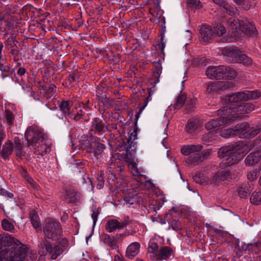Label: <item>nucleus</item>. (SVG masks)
<instances>
[{"mask_svg":"<svg viewBox=\"0 0 261 261\" xmlns=\"http://www.w3.org/2000/svg\"><path fill=\"white\" fill-rule=\"evenodd\" d=\"M259 97H261V92L259 91H249L245 89L232 94L229 98H258Z\"/></svg>","mask_w":261,"mask_h":261,"instance_id":"17","label":"nucleus"},{"mask_svg":"<svg viewBox=\"0 0 261 261\" xmlns=\"http://www.w3.org/2000/svg\"><path fill=\"white\" fill-rule=\"evenodd\" d=\"M159 247L158 244L154 242H150L148 244V253L149 254V257L151 260H155L157 257V254L159 252Z\"/></svg>","mask_w":261,"mask_h":261,"instance_id":"25","label":"nucleus"},{"mask_svg":"<svg viewBox=\"0 0 261 261\" xmlns=\"http://www.w3.org/2000/svg\"><path fill=\"white\" fill-rule=\"evenodd\" d=\"M164 35H163L161 38V43L158 45H159L158 48H160L162 50H164V49L165 47V45H166L165 42H164Z\"/></svg>","mask_w":261,"mask_h":261,"instance_id":"59","label":"nucleus"},{"mask_svg":"<svg viewBox=\"0 0 261 261\" xmlns=\"http://www.w3.org/2000/svg\"><path fill=\"white\" fill-rule=\"evenodd\" d=\"M261 159V151L257 150L250 153L245 160V164L248 166H252L257 164Z\"/></svg>","mask_w":261,"mask_h":261,"instance_id":"22","label":"nucleus"},{"mask_svg":"<svg viewBox=\"0 0 261 261\" xmlns=\"http://www.w3.org/2000/svg\"><path fill=\"white\" fill-rule=\"evenodd\" d=\"M25 180L30 184L32 185L33 187H34V185L33 184V179L30 177L29 175H26L25 176Z\"/></svg>","mask_w":261,"mask_h":261,"instance_id":"64","label":"nucleus"},{"mask_svg":"<svg viewBox=\"0 0 261 261\" xmlns=\"http://www.w3.org/2000/svg\"><path fill=\"white\" fill-rule=\"evenodd\" d=\"M56 89V87L54 85H50L49 87V92H47L48 93V97H51L53 95L51 94V92H53Z\"/></svg>","mask_w":261,"mask_h":261,"instance_id":"61","label":"nucleus"},{"mask_svg":"<svg viewBox=\"0 0 261 261\" xmlns=\"http://www.w3.org/2000/svg\"><path fill=\"white\" fill-rule=\"evenodd\" d=\"M220 135L221 136L225 138H228L229 137L236 136L234 135L233 127L221 130L220 132Z\"/></svg>","mask_w":261,"mask_h":261,"instance_id":"41","label":"nucleus"},{"mask_svg":"<svg viewBox=\"0 0 261 261\" xmlns=\"http://www.w3.org/2000/svg\"><path fill=\"white\" fill-rule=\"evenodd\" d=\"M250 188V186H249V188H248L246 185L239 187L237 190L238 195L242 198L248 197L251 192Z\"/></svg>","mask_w":261,"mask_h":261,"instance_id":"35","label":"nucleus"},{"mask_svg":"<svg viewBox=\"0 0 261 261\" xmlns=\"http://www.w3.org/2000/svg\"><path fill=\"white\" fill-rule=\"evenodd\" d=\"M222 53L225 58L232 62L250 65L252 63L251 59L237 48L232 47L224 48Z\"/></svg>","mask_w":261,"mask_h":261,"instance_id":"9","label":"nucleus"},{"mask_svg":"<svg viewBox=\"0 0 261 261\" xmlns=\"http://www.w3.org/2000/svg\"><path fill=\"white\" fill-rule=\"evenodd\" d=\"M92 130L98 134L103 132L106 127L104 123L98 118H94L92 122Z\"/></svg>","mask_w":261,"mask_h":261,"instance_id":"26","label":"nucleus"},{"mask_svg":"<svg viewBox=\"0 0 261 261\" xmlns=\"http://www.w3.org/2000/svg\"><path fill=\"white\" fill-rule=\"evenodd\" d=\"M137 131L134 129L128 136L127 144L124 142L120 143L116 147V151L128 163V167L133 175L141 176L143 175L141 171L138 169L137 164L132 156L136 147V143L134 141L137 139Z\"/></svg>","mask_w":261,"mask_h":261,"instance_id":"2","label":"nucleus"},{"mask_svg":"<svg viewBox=\"0 0 261 261\" xmlns=\"http://www.w3.org/2000/svg\"><path fill=\"white\" fill-rule=\"evenodd\" d=\"M230 31L234 37H241L242 34L249 36L256 34V29L251 22L248 20L239 21L235 17H231L227 21Z\"/></svg>","mask_w":261,"mask_h":261,"instance_id":"3","label":"nucleus"},{"mask_svg":"<svg viewBox=\"0 0 261 261\" xmlns=\"http://www.w3.org/2000/svg\"><path fill=\"white\" fill-rule=\"evenodd\" d=\"M6 116L7 119V122L9 125H11L13 123V120L14 119V115L9 110L6 111Z\"/></svg>","mask_w":261,"mask_h":261,"instance_id":"50","label":"nucleus"},{"mask_svg":"<svg viewBox=\"0 0 261 261\" xmlns=\"http://www.w3.org/2000/svg\"><path fill=\"white\" fill-rule=\"evenodd\" d=\"M71 105L68 101L63 100L60 103L59 107L61 111L64 112H66L70 108Z\"/></svg>","mask_w":261,"mask_h":261,"instance_id":"49","label":"nucleus"},{"mask_svg":"<svg viewBox=\"0 0 261 261\" xmlns=\"http://www.w3.org/2000/svg\"><path fill=\"white\" fill-rule=\"evenodd\" d=\"M91 213V217L93 219V224L95 225L97 220L98 216L99 214V211L98 207H97L96 205H92L90 207Z\"/></svg>","mask_w":261,"mask_h":261,"instance_id":"42","label":"nucleus"},{"mask_svg":"<svg viewBox=\"0 0 261 261\" xmlns=\"http://www.w3.org/2000/svg\"><path fill=\"white\" fill-rule=\"evenodd\" d=\"M6 43L7 45L10 46L11 47H14L16 46V43L14 39L12 38H9L7 41Z\"/></svg>","mask_w":261,"mask_h":261,"instance_id":"56","label":"nucleus"},{"mask_svg":"<svg viewBox=\"0 0 261 261\" xmlns=\"http://www.w3.org/2000/svg\"><path fill=\"white\" fill-rule=\"evenodd\" d=\"M214 3L217 5H219L221 6L222 8L223 7V5L224 4H226L225 2H224L223 0H212Z\"/></svg>","mask_w":261,"mask_h":261,"instance_id":"63","label":"nucleus"},{"mask_svg":"<svg viewBox=\"0 0 261 261\" xmlns=\"http://www.w3.org/2000/svg\"><path fill=\"white\" fill-rule=\"evenodd\" d=\"M231 178V175L229 171L221 170L213 175L212 182L217 185L225 180H229Z\"/></svg>","mask_w":261,"mask_h":261,"instance_id":"18","label":"nucleus"},{"mask_svg":"<svg viewBox=\"0 0 261 261\" xmlns=\"http://www.w3.org/2000/svg\"><path fill=\"white\" fill-rule=\"evenodd\" d=\"M2 226L3 228L6 231H12L14 230V226L13 224L7 219H4L2 221Z\"/></svg>","mask_w":261,"mask_h":261,"instance_id":"44","label":"nucleus"},{"mask_svg":"<svg viewBox=\"0 0 261 261\" xmlns=\"http://www.w3.org/2000/svg\"><path fill=\"white\" fill-rule=\"evenodd\" d=\"M97 188L98 189H101L104 186V179L103 177H102V172H100L98 173L97 176Z\"/></svg>","mask_w":261,"mask_h":261,"instance_id":"48","label":"nucleus"},{"mask_svg":"<svg viewBox=\"0 0 261 261\" xmlns=\"http://www.w3.org/2000/svg\"><path fill=\"white\" fill-rule=\"evenodd\" d=\"M105 149L106 146L95 138L91 139L89 142L88 151L93 153L95 157L101 155Z\"/></svg>","mask_w":261,"mask_h":261,"instance_id":"13","label":"nucleus"},{"mask_svg":"<svg viewBox=\"0 0 261 261\" xmlns=\"http://www.w3.org/2000/svg\"><path fill=\"white\" fill-rule=\"evenodd\" d=\"M15 144V151L17 156L21 157L24 155V152L23 150V146L21 140L18 137H15L14 139Z\"/></svg>","mask_w":261,"mask_h":261,"instance_id":"29","label":"nucleus"},{"mask_svg":"<svg viewBox=\"0 0 261 261\" xmlns=\"http://www.w3.org/2000/svg\"><path fill=\"white\" fill-rule=\"evenodd\" d=\"M261 170V165L258 168L254 169L248 172L247 178L250 181H254L258 177Z\"/></svg>","mask_w":261,"mask_h":261,"instance_id":"37","label":"nucleus"},{"mask_svg":"<svg viewBox=\"0 0 261 261\" xmlns=\"http://www.w3.org/2000/svg\"><path fill=\"white\" fill-rule=\"evenodd\" d=\"M199 39L203 43H205L214 37L212 28L209 26L203 25L199 30Z\"/></svg>","mask_w":261,"mask_h":261,"instance_id":"19","label":"nucleus"},{"mask_svg":"<svg viewBox=\"0 0 261 261\" xmlns=\"http://www.w3.org/2000/svg\"><path fill=\"white\" fill-rule=\"evenodd\" d=\"M254 106L252 103L247 102L246 99H244L243 114L248 113L254 110Z\"/></svg>","mask_w":261,"mask_h":261,"instance_id":"43","label":"nucleus"},{"mask_svg":"<svg viewBox=\"0 0 261 261\" xmlns=\"http://www.w3.org/2000/svg\"><path fill=\"white\" fill-rule=\"evenodd\" d=\"M196 99H195V98L189 99V101L187 102L186 107H187L188 108H189V109H191L192 107H194V106L196 105Z\"/></svg>","mask_w":261,"mask_h":261,"instance_id":"57","label":"nucleus"},{"mask_svg":"<svg viewBox=\"0 0 261 261\" xmlns=\"http://www.w3.org/2000/svg\"><path fill=\"white\" fill-rule=\"evenodd\" d=\"M174 254L175 250L173 248L167 246H161L159 249L155 261H166L171 257L174 256Z\"/></svg>","mask_w":261,"mask_h":261,"instance_id":"15","label":"nucleus"},{"mask_svg":"<svg viewBox=\"0 0 261 261\" xmlns=\"http://www.w3.org/2000/svg\"><path fill=\"white\" fill-rule=\"evenodd\" d=\"M127 223L126 221H118L116 219H111L108 220L106 224V229L109 232H112L117 229H120L126 225Z\"/></svg>","mask_w":261,"mask_h":261,"instance_id":"20","label":"nucleus"},{"mask_svg":"<svg viewBox=\"0 0 261 261\" xmlns=\"http://www.w3.org/2000/svg\"><path fill=\"white\" fill-rule=\"evenodd\" d=\"M198 121L196 119H190L186 126V130L189 133H193L198 128Z\"/></svg>","mask_w":261,"mask_h":261,"instance_id":"32","label":"nucleus"},{"mask_svg":"<svg viewBox=\"0 0 261 261\" xmlns=\"http://www.w3.org/2000/svg\"><path fill=\"white\" fill-rule=\"evenodd\" d=\"M68 245V241L66 239H62L53 248L50 242L46 239L41 241L39 245L40 256H45L47 253L50 255L51 259H55L60 255L66 249Z\"/></svg>","mask_w":261,"mask_h":261,"instance_id":"5","label":"nucleus"},{"mask_svg":"<svg viewBox=\"0 0 261 261\" xmlns=\"http://www.w3.org/2000/svg\"><path fill=\"white\" fill-rule=\"evenodd\" d=\"M210 152L209 151H205L204 152H201L200 153H199V155L200 156L201 161L206 159L207 157L210 155Z\"/></svg>","mask_w":261,"mask_h":261,"instance_id":"58","label":"nucleus"},{"mask_svg":"<svg viewBox=\"0 0 261 261\" xmlns=\"http://www.w3.org/2000/svg\"><path fill=\"white\" fill-rule=\"evenodd\" d=\"M185 99H175V101L173 104V107L176 109L180 108L185 104Z\"/></svg>","mask_w":261,"mask_h":261,"instance_id":"53","label":"nucleus"},{"mask_svg":"<svg viewBox=\"0 0 261 261\" xmlns=\"http://www.w3.org/2000/svg\"><path fill=\"white\" fill-rule=\"evenodd\" d=\"M162 73L161 69L159 67L156 69V71L153 73V76L156 79V81L154 82L155 85L158 82H159V77Z\"/></svg>","mask_w":261,"mask_h":261,"instance_id":"54","label":"nucleus"},{"mask_svg":"<svg viewBox=\"0 0 261 261\" xmlns=\"http://www.w3.org/2000/svg\"><path fill=\"white\" fill-rule=\"evenodd\" d=\"M103 240L105 243L107 244L112 249H115L117 247L116 239L113 236H111L108 234L105 235Z\"/></svg>","mask_w":261,"mask_h":261,"instance_id":"38","label":"nucleus"},{"mask_svg":"<svg viewBox=\"0 0 261 261\" xmlns=\"http://www.w3.org/2000/svg\"><path fill=\"white\" fill-rule=\"evenodd\" d=\"M218 155L220 158H225L224 163L227 166L234 165L240 160V154L236 148L232 146L221 147L218 151Z\"/></svg>","mask_w":261,"mask_h":261,"instance_id":"11","label":"nucleus"},{"mask_svg":"<svg viewBox=\"0 0 261 261\" xmlns=\"http://www.w3.org/2000/svg\"><path fill=\"white\" fill-rule=\"evenodd\" d=\"M224 77L234 79L237 76V73L233 68L224 66Z\"/></svg>","mask_w":261,"mask_h":261,"instance_id":"34","label":"nucleus"},{"mask_svg":"<svg viewBox=\"0 0 261 261\" xmlns=\"http://www.w3.org/2000/svg\"><path fill=\"white\" fill-rule=\"evenodd\" d=\"M234 86V83L232 81L211 82L207 85L206 92L209 94L219 93L221 91L233 88Z\"/></svg>","mask_w":261,"mask_h":261,"instance_id":"12","label":"nucleus"},{"mask_svg":"<svg viewBox=\"0 0 261 261\" xmlns=\"http://www.w3.org/2000/svg\"><path fill=\"white\" fill-rule=\"evenodd\" d=\"M43 232L46 238L56 240L61 237L62 228L60 223L56 220L47 218L43 226Z\"/></svg>","mask_w":261,"mask_h":261,"instance_id":"8","label":"nucleus"},{"mask_svg":"<svg viewBox=\"0 0 261 261\" xmlns=\"http://www.w3.org/2000/svg\"><path fill=\"white\" fill-rule=\"evenodd\" d=\"M202 146L200 145H186L181 148V153L186 156L194 154L201 151Z\"/></svg>","mask_w":261,"mask_h":261,"instance_id":"21","label":"nucleus"},{"mask_svg":"<svg viewBox=\"0 0 261 261\" xmlns=\"http://www.w3.org/2000/svg\"><path fill=\"white\" fill-rule=\"evenodd\" d=\"M30 218L34 228L37 231H40L41 230V227L40 221H39V217L37 213L34 210H32L30 211Z\"/></svg>","mask_w":261,"mask_h":261,"instance_id":"28","label":"nucleus"},{"mask_svg":"<svg viewBox=\"0 0 261 261\" xmlns=\"http://www.w3.org/2000/svg\"><path fill=\"white\" fill-rule=\"evenodd\" d=\"M222 9L231 16H234L238 13L237 8L230 5L228 3L224 4Z\"/></svg>","mask_w":261,"mask_h":261,"instance_id":"39","label":"nucleus"},{"mask_svg":"<svg viewBox=\"0 0 261 261\" xmlns=\"http://www.w3.org/2000/svg\"><path fill=\"white\" fill-rule=\"evenodd\" d=\"M169 228L174 230H179L181 228V223L179 221L172 220L169 222Z\"/></svg>","mask_w":261,"mask_h":261,"instance_id":"47","label":"nucleus"},{"mask_svg":"<svg viewBox=\"0 0 261 261\" xmlns=\"http://www.w3.org/2000/svg\"><path fill=\"white\" fill-rule=\"evenodd\" d=\"M234 135L241 138L251 139L256 136L261 130V122L250 127L247 122H242L233 126Z\"/></svg>","mask_w":261,"mask_h":261,"instance_id":"7","label":"nucleus"},{"mask_svg":"<svg viewBox=\"0 0 261 261\" xmlns=\"http://www.w3.org/2000/svg\"><path fill=\"white\" fill-rule=\"evenodd\" d=\"M13 151V144L11 142L8 141L3 145V150L2 151L3 158L5 159L7 158L10 155L12 154Z\"/></svg>","mask_w":261,"mask_h":261,"instance_id":"31","label":"nucleus"},{"mask_svg":"<svg viewBox=\"0 0 261 261\" xmlns=\"http://www.w3.org/2000/svg\"><path fill=\"white\" fill-rule=\"evenodd\" d=\"M124 200L127 203L129 204H134V200H133V199L130 198V197H125L124 198H123Z\"/></svg>","mask_w":261,"mask_h":261,"instance_id":"62","label":"nucleus"},{"mask_svg":"<svg viewBox=\"0 0 261 261\" xmlns=\"http://www.w3.org/2000/svg\"><path fill=\"white\" fill-rule=\"evenodd\" d=\"M221 102L227 106L219 111L220 114L232 115L236 117L234 120L240 117L236 115L243 114L244 99H222Z\"/></svg>","mask_w":261,"mask_h":261,"instance_id":"6","label":"nucleus"},{"mask_svg":"<svg viewBox=\"0 0 261 261\" xmlns=\"http://www.w3.org/2000/svg\"><path fill=\"white\" fill-rule=\"evenodd\" d=\"M0 194L3 195H4V196L7 195V196L9 198H11L13 196V194H12L11 193H8L7 191H6L4 189L1 190V192H0Z\"/></svg>","mask_w":261,"mask_h":261,"instance_id":"60","label":"nucleus"},{"mask_svg":"<svg viewBox=\"0 0 261 261\" xmlns=\"http://www.w3.org/2000/svg\"><path fill=\"white\" fill-rule=\"evenodd\" d=\"M187 4L189 7L192 8H198L201 7V3L199 0H188Z\"/></svg>","mask_w":261,"mask_h":261,"instance_id":"52","label":"nucleus"},{"mask_svg":"<svg viewBox=\"0 0 261 261\" xmlns=\"http://www.w3.org/2000/svg\"><path fill=\"white\" fill-rule=\"evenodd\" d=\"M242 248L244 250H248L251 252H257L261 250V243L255 242L254 243H243Z\"/></svg>","mask_w":261,"mask_h":261,"instance_id":"27","label":"nucleus"},{"mask_svg":"<svg viewBox=\"0 0 261 261\" xmlns=\"http://www.w3.org/2000/svg\"><path fill=\"white\" fill-rule=\"evenodd\" d=\"M81 196L80 192L73 190H67L66 191L65 200L67 203L75 204L79 201Z\"/></svg>","mask_w":261,"mask_h":261,"instance_id":"23","label":"nucleus"},{"mask_svg":"<svg viewBox=\"0 0 261 261\" xmlns=\"http://www.w3.org/2000/svg\"><path fill=\"white\" fill-rule=\"evenodd\" d=\"M237 4L241 5L246 10L250 8L251 4L250 0H233Z\"/></svg>","mask_w":261,"mask_h":261,"instance_id":"46","label":"nucleus"},{"mask_svg":"<svg viewBox=\"0 0 261 261\" xmlns=\"http://www.w3.org/2000/svg\"><path fill=\"white\" fill-rule=\"evenodd\" d=\"M212 32L214 34V37H220L225 34L226 30L223 25L218 23L212 28Z\"/></svg>","mask_w":261,"mask_h":261,"instance_id":"33","label":"nucleus"},{"mask_svg":"<svg viewBox=\"0 0 261 261\" xmlns=\"http://www.w3.org/2000/svg\"><path fill=\"white\" fill-rule=\"evenodd\" d=\"M222 110L220 109L218 111V114L220 115L219 118L212 119L205 124L206 129L211 131L203 137V140L206 143L212 140V133L213 132L217 130L225 125L231 124L234 121L236 117L232 115H225L222 114L223 113L220 114L219 111Z\"/></svg>","mask_w":261,"mask_h":261,"instance_id":"4","label":"nucleus"},{"mask_svg":"<svg viewBox=\"0 0 261 261\" xmlns=\"http://www.w3.org/2000/svg\"><path fill=\"white\" fill-rule=\"evenodd\" d=\"M51 143L50 141L46 137L43 141L40 142H37L35 145L33 146L34 147V153L37 155H44L50 150Z\"/></svg>","mask_w":261,"mask_h":261,"instance_id":"14","label":"nucleus"},{"mask_svg":"<svg viewBox=\"0 0 261 261\" xmlns=\"http://www.w3.org/2000/svg\"><path fill=\"white\" fill-rule=\"evenodd\" d=\"M140 245L138 242L131 243L126 250V256L129 259H133L139 252Z\"/></svg>","mask_w":261,"mask_h":261,"instance_id":"24","label":"nucleus"},{"mask_svg":"<svg viewBox=\"0 0 261 261\" xmlns=\"http://www.w3.org/2000/svg\"><path fill=\"white\" fill-rule=\"evenodd\" d=\"M202 162L201 160L200 156L199 155V152H197L192 155L189 157L187 160L186 163L191 166H194L196 164Z\"/></svg>","mask_w":261,"mask_h":261,"instance_id":"36","label":"nucleus"},{"mask_svg":"<svg viewBox=\"0 0 261 261\" xmlns=\"http://www.w3.org/2000/svg\"><path fill=\"white\" fill-rule=\"evenodd\" d=\"M206 58L205 57H197L192 59L191 64L195 66H205L206 64H204Z\"/></svg>","mask_w":261,"mask_h":261,"instance_id":"45","label":"nucleus"},{"mask_svg":"<svg viewBox=\"0 0 261 261\" xmlns=\"http://www.w3.org/2000/svg\"><path fill=\"white\" fill-rule=\"evenodd\" d=\"M193 180L198 184H201L203 182V179L201 173L196 174L193 176Z\"/></svg>","mask_w":261,"mask_h":261,"instance_id":"55","label":"nucleus"},{"mask_svg":"<svg viewBox=\"0 0 261 261\" xmlns=\"http://www.w3.org/2000/svg\"><path fill=\"white\" fill-rule=\"evenodd\" d=\"M250 202L255 205L261 204V193L254 191L250 198Z\"/></svg>","mask_w":261,"mask_h":261,"instance_id":"40","label":"nucleus"},{"mask_svg":"<svg viewBox=\"0 0 261 261\" xmlns=\"http://www.w3.org/2000/svg\"><path fill=\"white\" fill-rule=\"evenodd\" d=\"M25 137L29 147H32L37 142H40L47 137L42 130L36 125L28 127L25 133Z\"/></svg>","mask_w":261,"mask_h":261,"instance_id":"10","label":"nucleus"},{"mask_svg":"<svg viewBox=\"0 0 261 261\" xmlns=\"http://www.w3.org/2000/svg\"><path fill=\"white\" fill-rule=\"evenodd\" d=\"M24 248L17 239L0 235V260L24 261Z\"/></svg>","mask_w":261,"mask_h":261,"instance_id":"1","label":"nucleus"},{"mask_svg":"<svg viewBox=\"0 0 261 261\" xmlns=\"http://www.w3.org/2000/svg\"><path fill=\"white\" fill-rule=\"evenodd\" d=\"M87 180H88V182L91 185V189H92L93 188V186L92 183V180H91V178H90L88 177H87L86 176V175L85 174L82 175V177L80 178V179L79 180V182L80 184H85V183L87 182Z\"/></svg>","mask_w":261,"mask_h":261,"instance_id":"51","label":"nucleus"},{"mask_svg":"<svg viewBox=\"0 0 261 261\" xmlns=\"http://www.w3.org/2000/svg\"><path fill=\"white\" fill-rule=\"evenodd\" d=\"M224 66H209L206 70V75L210 79H220L224 77Z\"/></svg>","mask_w":261,"mask_h":261,"instance_id":"16","label":"nucleus"},{"mask_svg":"<svg viewBox=\"0 0 261 261\" xmlns=\"http://www.w3.org/2000/svg\"><path fill=\"white\" fill-rule=\"evenodd\" d=\"M24 260H35L37 258V253L36 251L31 249L24 245Z\"/></svg>","mask_w":261,"mask_h":261,"instance_id":"30","label":"nucleus"}]
</instances>
